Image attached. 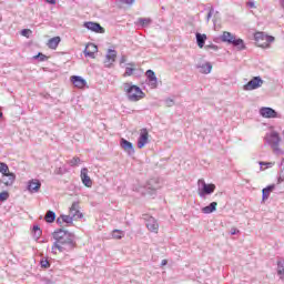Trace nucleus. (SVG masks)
<instances>
[{"mask_svg": "<svg viewBox=\"0 0 284 284\" xmlns=\"http://www.w3.org/2000/svg\"><path fill=\"white\" fill-rule=\"evenodd\" d=\"M80 163H81V158H78V156H74L69 161V165L71 168H77V165H80Z\"/></svg>", "mask_w": 284, "mask_h": 284, "instance_id": "obj_34", "label": "nucleus"}, {"mask_svg": "<svg viewBox=\"0 0 284 284\" xmlns=\"http://www.w3.org/2000/svg\"><path fill=\"white\" fill-rule=\"evenodd\" d=\"M125 61H126L125 55H122L120 59V63H125Z\"/></svg>", "mask_w": 284, "mask_h": 284, "instance_id": "obj_52", "label": "nucleus"}, {"mask_svg": "<svg viewBox=\"0 0 284 284\" xmlns=\"http://www.w3.org/2000/svg\"><path fill=\"white\" fill-rule=\"evenodd\" d=\"M84 28H87V30H91V32H97L98 34L105 33V29L101 27L99 22H85Z\"/></svg>", "mask_w": 284, "mask_h": 284, "instance_id": "obj_9", "label": "nucleus"}, {"mask_svg": "<svg viewBox=\"0 0 284 284\" xmlns=\"http://www.w3.org/2000/svg\"><path fill=\"white\" fill-rule=\"evenodd\" d=\"M261 85H263V79H261V77H254L244 85V90H257V88H261Z\"/></svg>", "mask_w": 284, "mask_h": 284, "instance_id": "obj_7", "label": "nucleus"}, {"mask_svg": "<svg viewBox=\"0 0 284 284\" xmlns=\"http://www.w3.org/2000/svg\"><path fill=\"white\" fill-rule=\"evenodd\" d=\"M21 34H22V37H30V34H32V30H30V29H23L22 31H21Z\"/></svg>", "mask_w": 284, "mask_h": 284, "instance_id": "obj_42", "label": "nucleus"}, {"mask_svg": "<svg viewBox=\"0 0 284 284\" xmlns=\"http://www.w3.org/2000/svg\"><path fill=\"white\" fill-rule=\"evenodd\" d=\"M28 190L31 193L39 192V190H41V181H39V180H31V181H29Z\"/></svg>", "mask_w": 284, "mask_h": 284, "instance_id": "obj_19", "label": "nucleus"}, {"mask_svg": "<svg viewBox=\"0 0 284 284\" xmlns=\"http://www.w3.org/2000/svg\"><path fill=\"white\" fill-rule=\"evenodd\" d=\"M161 265H162V266L168 265V260H162Z\"/></svg>", "mask_w": 284, "mask_h": 284, "instance_id": "obj_53", "label": "nucleus"}, {"mask_svg": "<svg viewBox=\"0 0 284 284\" xmlns=\"http://www.w3.org/2000/svg\"><path fill=\"white\" fill-rule=\"evenodd\" d=\"M55 220H57V214L53 211H47L44 221L47 223H54Z\"/></svg>", "mask_w": 284, "mask_h": 284, "instance_id": "obj_30", "label": "nucleus"}, {"mask_svg": "<svg viewBox=\"0 0 284 284\" xmlns=\"http://www.w3.org/2000/svg\"><path fill=\"white\" fill-rule=\"evenodd\" d=\"M47 3H50L51 6H54V3H57V0H45Z\"/></svg>", "mask_w": 284, "mask_h": 284, "instance_id": "obj_51", "label": "nucleus"}, {"mask_svg": "<svg viewBox=\"0 0 284 284\" xmlns=\"http://www.w3.org/2000/svg\"><path fill=\"white\" fill-rule=\"evenodd\" d=\"M260 114L263 116V119H276L278 118V113L276 110L270 108V106H263L260 109Z\"/></svg>", "mask_w": 284, "mask_h": 284, "instance_id": "obj_8", "label": "nucleus"}, {"mask_svg": "<svg viewBox=\"0 0 284 284\" xmlns=\"http://www.w3.org/2000/svg\"><path fill=\"white\" fill-rule=\"evenodd\" d=\"M112 236H113V239L121 240V239H123V232L115 230V231H113Z\"/></svg>", "mask_w": 284, "mask_h": 284, "instance_id": "obj_37", "label": "nucleus"}, {"mask_svg": "<svg viewBox=\"0 0 284 284\" xmlns=\"http://www.w3.org/2000/svg\"><path fill=\"white\" fill-rule=\"evenodd\" d=\"M144 219H148V215H144Z\"/></svg>", "mask_w": 284, "mask_h": 284, "instance_id": "obj_55", "label": "nucleus"}, {"mask_svg": "<svg viewBox=\"0 0 284 284\" xmlns=\"http://www.w3.org/2000/svg\"><path fill=\"white\" fill-rule=\"evenodd\" d=\"M236 37L231 32L225 31L222 36V41L224 43H232Z\"/></svg>", "mask_w": 284, "mask_h": 284, "instance_id": "obj_29", "label": "nucleus"}, {"mask_svg": "<svg viewBox=\"0 0 284 284\" xmlns=\"http://www.w3.org/2000/svg\"><path fill=\"white\" fill-rule=\"evenodd\" d=\"M34 59H39V61H48V55L43 53H38Z\"/></svg>", "mask_w": 284, "mask_h": 284, "instance_id": "obj_39", "label": "nucleus"}, {"mask_svg": "<svg viewBox=\"0 0 284 284\" xmlns=\"http://www.w3.org/2000/svg\"><path fill=\"white\" fill-rule=\"evenodd\" d=\"M62 223H67L68 225H72L74 219L71 215H61Z\"/></svg>", "mask_w": 284, "mask_h": 284, "instance_id": "obj_35", "label": "nucleus"}, {"mask_svg": "<svg viewBox=\"0 0 284 284\" xmlns=\"http://www.w3.org/2000/svg\"><path fill=\"white\" fill-rule=\"evenodd\" d=\"M216 205H219L216 202L210 203V205L202 207V213L212 214V212H216Z\"/></svg>", "mask_w": 284, "mask_h": 284, "instance_id": "obj_25", "label": "nucleus"}, {"mask_svg": "<svg viewBox=\"0 0 284 284\" xmlns=\"http://www.w3.org/2000/svg\"><path fill=\"white\" fill-rule=\"evenodd\" d=\"M123 88H124V92L126 93L129 101L136 102V101H141V99L145 98V93L143 92V90H141V88H139L130 82L124 83Z\"/></svg>", "mask_w": 284, "mask_h": 284, "instance_id": "obj_2", "label": "nucleus"}, {"mask_svg": "<svg viewBox=\"0 0 284 284\" xmlns=\"http://www.w3.org/2000/svg\"><path fill=\"white\" fill-rule=\"evenodd\" d=\"M99 52V48L94 43H89L84 49V55L94 59V54Z\"/></svg>", "mask_w": 284, "mask_h": 284, "instance_id": "obj_15", "label": "nucleus"}, {"mask_svg": "<svg viewBox=\"0 0 284 284\" xmlns=\"http://www.w3.org/2000/svg\"><path fill=\"white\" fill-rule=\"evenodd\" d=\"M146 227L148 230H150V232H159V223L152 216H150L149 220L146 221Z\"/></svg>", "mask_w": 284, "mask_h": 284, "instance_id": "obj_20", "label": "nucleus"}, {"mask_svg": "<svg viewBox=\"0 0 284 284\" xmlns=\"http://www.w3.org/2000/svg\"><path fill=\"white\" fill-rule=\"evenodd\" d=\"M159 187H161V185H159V182H156L154 179L149 181L148 190H151L149 194H154Z\"/></svg>", "mask_w": 284, "mask_h": 284, "instance_id": "obj_24", "label": "nucleus"}, {"mask_svg": "<svg viewBox=\"0 0 284 284\" xmlns=\"http://www.w3.org/2000/svg\"><path fill=\"white\" fill-rule=\"evenodd\" d=\"M266 143L270 144V148L273 150L274 154H283V150H281V135L276 131H272L267 133L265 136Z\"/></svg>", "mask_w": 284, "mask_h": 284, "instance_id": "obj_3", "label": "nucleus"}, {"mask_svg": "<svg viewBox=\"0 0 284 284\" xmlns=\"http://www.w3.org/2000/svg\"><path fill=\"white\" fill-rule=\"evenodd\" d=\"M145 77L149 81V85H151V88L155 89L159 87V79L156 78V73H154L151 69H149L145 72Z\"/></svg>", "mask_w": 284, "mask_h": 284, "instance_id": "obj_11", "label": "nucleus"}, {"mask_svg": "<svg viewBox=\"0 0 284 284\" xmlns=\"http://www.w3.org/2000/svg\"><path fill=\"white\" fill-rule=\"evenodd\" d=\"M71 82L73 83V85L75 88H85V85L88 84V82H85V79L79 77V75H72L71 77Z\"/></svg>", "mask_w": 284, "mask_h": 284, "instance_id": "obj_17", "label": "nucleus"}, {"mask_svg": "<svg viewBox=\"0 0 284 284\" xmlns=\"http://www.w3.org/2000/svg\"><path fill=\"white\" fill-rule=\"evenodd\" d=\"M120 146L122 148V150H124V152L129 154V156H132V154H134V145L132 144V142L122 138L120 140Z\"/></svg>", "mask_w": 284, "mask_h": 284, "instance_id": "obj_12", "label": "nucleus"}, {"mask_svg": "<svg viewBox=\"0 0 284 284\" xmlns=\"http://www.w3.org/2000/svg\"><path fill=\"white\" fill-rule=\"evenodd\" d=\"M148 143H150V133L148 132V129H141L140 136L138 139L139 150H143Z\"/></svg>", "mask_w": 284, "mask_h": 284, "instance_id": "obj_6", "label": "nucleus"}, {"mask_svg": "<svg viewBox=\"0 0 284 284\" xmlns=\"http://www.w3.org/2000/svg\"><path fill=\"white\" fill-rule=\"evenodd\" d=\"M247 6H248V8H256V6L254 4L253 1H248V2H247Z\"/></svg>", "mask_w": 284, "mask_h": 284, "instance_id": "obj_50", "label": "nucleus"}, {"mask_svg": "<svg viewBox=\"0 0 284 284\" xmlns=\"http://www.w3.org/2000/svg\"><path fill=\"white\" fill-rule=\"evenodd\" d=\"M33 232H38V236H41L42 234L41 227H39V225L33 226Z\"/></svg>", "mask_w": 284, "mask_h": 284, "instance_id": "obj_44", "label": "nucleus"}, {"mask_svg": "<svg viewBox=\"0 0 284 284\" xmlns=\"http://www.w3.org/2000/svg\"><path fill=\"white\" fill-rule=\"evenodd\" d=\"M165 105H166V108H172V105H174V100L168 98V99L165 100Z\"/></svg>", "mask_w": 284, "mask_h": 284, "instance_id": "obj_43", "label": "nucleus"}, {"mask_svg": "<svg viewBox=\"0 0 284 284\" xmlns=\"http://www.w3.org/2000/svg\"><path fill=\"white\" fill-rule=\"evenodd\" d=\"M135 23H136V26H140L141 28H148V26H150V23H152V19L139 18Z\"/></svg>", "mask_w": 284, "mask_h": 284, "instance_id": "obj_27", "label": "nucleus"}, {"mask_svg": "<svg viewBox=\"0 0 284 284\" xmlns=\"http://www.w3.org/2000/svg\"><path fill=\"white\" fill-rule=\"evenodd\" d=\"M10 172V168H8V164L4 162H0V173L3 175L8 174Z\"/></svg>", "mask_w": 284, "mask_h": 284, "instance_id": "obj_33", "label": "nucleus"}, {"mask_svg": "<svg viewBox=\"0 0 284 284\" xmlns=\"http://www.w3.org/2000/svg\"><path fill=\"white\" fill-rule=\"evenodd\" d=\"M8 199H10V193L7 191L0 193V201H8Z\"/></svg>", "mask_w": 284, "mask_h": 284, "instance_id": "obj_38", "label": "nucleus"}, {"mask_svg": "<svg viewBox=\"0 0 284 284\" xmlns=\"http://www.w3.org/2000/svg\"><path fill=\"white\" fill-rule=\"evenodd\" d=\"M196 68L202 74H210L212 72V63L210 62L199 63Z\"/></svg>", "mask_w": 284, "mask_h": 284, "instance_id": "obj_18", "label": "nucleus"}, {"mask_svg": "<svg viewBox=\"0 0 284 284\" xmlns=\"http://www.w3.org/2000/svg\"><path fill=\"white\" fill-rule=\"evenodd\" d=\"M231 234H232V236H234V235L239 234V231L233 227V229H231Z\"/></svg>", "mask_w": 284, "mask_h": 284, "instance_id": "obj_47", "label": "nucleus"}, {"mask_svg": "<svg viewBox=\"0 0 284 284\" xmlns=\"http://www.w3.org/2000/svg\"><path fill=\"white\" fill-rule=\"evenodd\" d=\"M122 3H126L129 6H131L132 3H134V0H121Z\"/></svg>", "mask_w": 284, "mask_h": 284, "instance_id": "obj_45", "label": "nucleus"}, {"mask_svg": "<svg viewBox=\"0 0 284 284\" xmlns=\"http://www.w3.org/2000/svg\"><path fill=\"white\" fill-rule=\"evenodd\" d=\"M212 14H214V7H211L209 10V13L206 16V21L207 23L210 22V20L212 19Z\"/></svg>", "mask_w": 284, "mask_h": 284, "instance_id": "obj_41", "label": "nucleus"}, {"mask_svg": "<svg viewBox=\"0 0 284 284\" xmlns=\"http://www.w3.org/2000/svg\"><path fill=\"white\" fill-rule=\"evenodd\" d=\"M195 39L199 48H204L205 47V41H207V36L205 33H195Z\"/></svg>", "mask_w": 284, "mask_h": 284, "instance_id": "obj_22", "label": "nucleus"}, {"mask_svg": "<svg viewBox=\"0 0 284 284\" xmlns=\"http://www.w3.org/2000/svg\"><path fill=\"white\" fill-rule=\"evenodd\" d=\"M254 38L260 48H270V43L274 41V37L266 36L263 32H256Z\"/></svg>", "mask_w": 284, "mask_h": 284, "instance_id": "obj_5", "label": "nucleus"}, {"mask_svg": "<svg viewBox=\"0 0 284 284\" xmlns=\"http://www.w3.org/2000/svg\"><path fill=\"white\" fill-rule=\"evenodd\" d=\"M114 61H116V50L109 49L104 60L105 68H112Z\"/></svg>", "mask_w": 284, "mask_h": 284, "instance_id": "obj_10", "label": "nucleus"}, {"mask_svg": "<svg viewBox=\"0 0 284 284\" xmlns=\"http://www.w3.org/2000/svg\"><path fill=\"white\" fill-rule=\"evenodd\" d=\"M283 181H284V174L282 173L280 174L277 182L283 183Z\"/></svg>", "mask_w": 284, "mask_h": 284, "instance_id": "obj_46", "label": "nucleus"}, {"mask_svg": "<svg viewBox=\"0 0 284 284\" xmlns=\"http://www.w3.org/2000/svg\"><path fill=\"white\" fill-rule=\"evenodd\" d=\"M17 180V175H14V173H6V175H2V180L1 183H3V185H7V187H10V185L14 184V181Z\"/></svg>", "mask_w": 284, "mask_h": 284, "instance_id": "obj_14", "label": "nucleus"}, {"mask_svg": "<svg viewBox=\"0 0 284 284\" xmlns=\"http://www.w3.org/2000/svg\"><path fill=\"white\" fill-rule=\"evenodd\" d=\"M231 44L234 45V48H237V50H245V42L241 38H234Z\"/></svg>", "mask_w": 284, "mask_h": 284, "instance_id": "obj_26", "label": "nucleus"}, {"mask_svg": "<svg viewBox=\"0 0 284 284\" xmlns=\"http://www.w3.org/2000/svg\"><path fill=\"white\" fill-rule=\"evenodd\" d=\"M205 50H214V52H216V50H219V47L216 44H206Z\"/></svg>", "mask_w": 284, "mask_h": 284, "instance_id": "obj_40", "label": "nucleus"}, {"mask_svg": "<svg viewBox=\"0 0 284 284\" xmlns=\"http://www.w3.org/2000/svg\"><path fill=\"white\" fill-rule=\"evenodd\" d=\"M70 216L73 220H78V219H83V213H81V211H79V204L78 202H73L72 206L70 207Z\"/></svg>", "mask_w": 284, "mask_h": 284, "instance_id": "obj_13", "label": "nucleus"}, {"mask_svg": "<svg viewBox=\"0 0 284 284\" xmlns=\"http://www.w3.org/2000/svg\"><path fill=\"white\" fill-rule=\"evenodd\" d=\"M276 185L271 184L262 190V201H267L270 199V194L274 192Z\"/></svg>", "mask_w": 284, "mask_h": 284, "instance_id": "obj_21", "label": "nucleus"}, {"mask_svg": "<svg viewBox=\"0 0 284 284\" xmlns=\"http://www.w3.org/2000/svg\"><path fill=\"white\" fill-rule=\"evenodd\" d=\"M34 239H41V235H39V231H33Z\"/></svg>", "mask_w": 284, "mask_h": 284, "instance_id": "obj_48", "label": "nucleus"}, {"mask_svg": "<svg viewBox=\"0 0 284 284\" xmlns=\"http://www.w3.org/2000/svg\"><path fill=\"white\" fill-rule=\"evenodd\" d=\"M81 181L85 187H92V179L88 176V168H83L80 173Z\"/></svg>", "mask_w": 284, "mask_h": 284, "instance_id": "obj_16", "label": "nucleus"}, {"mask_svg": "<svg viewBox=\"0 0 284 284\" xmlns=\"http://www.w3.org/2000/svg\"><path fill=\"white\" fill-rule=\"evenodd\" d=\"M59 43H61V38L60 37H54V38H51L49 41H48V48H50L51 50H57V48H59Z\"/></svg>", "mask_w": 284, "mask_h": 284, "instance_id": "obj_23", "label": "nucleus"}, {"mask_svg": "<svg viewBox=\"0 0 284 284\" xmlns=\"http://www.w3.org/2000/svg\"><path fill=\"white\" fill-rule=\"evenodd\" d=\"M276 165L275 162H260L261 170H270V168H274Z\"/></svg>", "mask_w": 284, "mask_h": 284, "instance_id": "obj_32", "label": "nucleus"}, {"mask_svg": "<svg viewBox=\"0 0 284 284\" xmlns=\"http://www.w3.org/2000/svg\"><path fill=\"white\" fill-rule=\"evenodd\" d=\"M144 219H148V215H144Z\"/></svg>", "mask_w": 284, "mask_h": 284, "instance_id": "obj_54", "label": "nucleus"}, {"mask_svg": "<svg viewBox=\"0 0 284 284\" xmlns=\"http://www.w3.org/2000/svg\"><path fill=\"white\" fill-rule=\"evenodd\" d=\"M199 187V196L201 199H205V196H210V194H214V190H216L215 184H207L205 183V180L201 179L197 181Z\"/></svg>", "mask_w": 284, "mask_h": 284, "instance_id": "obj_4", "label": "nucleus"}, {"mask_svg": "<svg viewBox=\"0 0 284 284\" xmlns=\"http://www.w3.org/2000/svg\"><path fill=\"white\" fill-rule=\"evenodd\" d=\"M277 276L283 281L284 278V260L277 261Z\"/></svg>", "mask_w": 284, "mask_h": 284, "instance_id": "obj_31", "label": "nucleus"}, {"mask_svg": "<svg viewBox=\"0 0 284 284\" xmlns=\"http://www.w3.org/2000/svg\"><path fill=\"white\" fill-rule=\"evenodd\" d=\"M40 265L41 267H43L44 270H48V267H50V261H48V258H42L40 261Z\"/></svg>", "mask_w": 284, "mask_h": 284, "instance_id": "obj_36", "label": "nucleus"}, {"mask_svg": "<svg viewBox=\"0 0 284 284\" xmlns=\"http://www.w3.org/2000/svg\"><path fill=\"white\" fill-rule=\"evenodd\" d=\"M54 243L51 247L52 254H57L58 252H72L74 247H77V243L74 242V234L59 229L58 231L53 232Z\"/></svg>", "mask_w": 284, "mask_h": 284, "instance_id": "obj_1", "label": "nucleus"}, {"mask_svg": "<svg viewBox=\"0 0 284 284\" xmlns=\"http://www.w3.org/2000/svg\"><path fill=\"white\" fill-rule=\"evenodd\" d=\"M57 223H58L59 225H62V223H64V222H63V219L61 217V215H60V217L57 219Z\"/></svg>", "mask_w": 284, "mask_h": 284, "instance_id": "obj_49", "label": "nucleus"}, {"mask_svg": "<svg viewBox=\"0 0 284 284\" xmlns=\"http://www.w3.org/2000/svg\"><path fill=\"white\" fill-rule=\"evenodd\" d=\"M125 68V72L123 74V77H132V74H134V71L136 70L134 67L136 65L134 62L128 63Z\"/></svg>", "mask_w": 284, "mask_h": 284, "instance_id": "obj_28", "label": "nucleus"}]
</instances>
